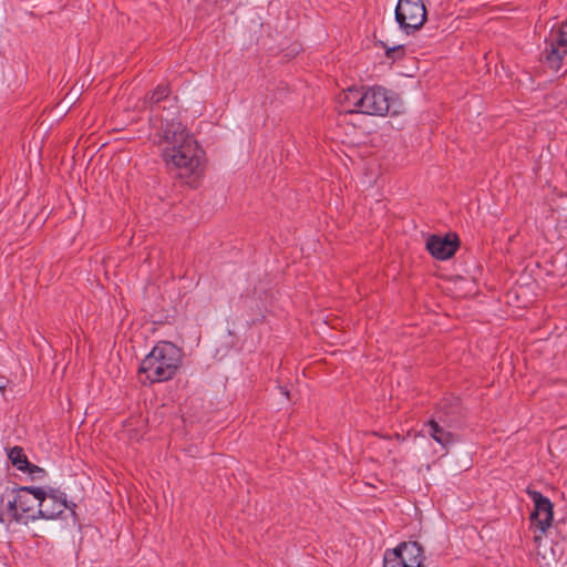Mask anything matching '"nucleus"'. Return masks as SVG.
<instances>
[{"label": "nucleus", "mask_w": 567, "mask_h": 567, "mask_svg": "<svg viewBox=\"0 0 567 567\" xmlns=\"http://www.w3.org/2000/svg\"><path fill=\"white\" fill-rule=\"evenodd\" d=\"M380 45L385 49V56L392 61L400 60L405 55V49L401 44L389 47L385 42L380 41Z\"/></svg>", "instance_id": "16"}, {"label": "nucleus", "mask_w": 567, "mask_h": 567, "mask_svg": "<svg viewBox=\"0 0 567 567\" xmlns=\"http://www.w3.org/2000/svg\"><path fill=\"white\" fill-rule=\"evenodd\" d=\"M142 105L150 112L151 127L158 130L155 143L168 172L196 187L204 174L205 152L178 120V101L176 96H171L169 85L158 84L147 92Z\"/></svg>", "instance_id": "1"}, {"label": "nucleus", "mask_w": 567, "mask_h": 567, "mask_svg": "<svg viewBox=\"0 0 567 567\" xmlns=\"http://www.w3.org/2000/svg\"><path fill=\"white\" fill-rule=\"evenodd\" d=\"M423 547L417 542H403L393 549H386L383 567H422Z\"/></svg>", "instance_id": "5"}, {"label": "nucleus", "mask_w": 567, "mask_h": 567, "mask_svg": "<svg viewBox=\"0 0 567 567\" xmlns=\"http://www.w3.org/2000/svg\"><path fill=\"white\" fill-rule=\"evenodd\" d=\"M8 380L4 377H0V391H3L7 388Z\"/></svg>", "instance_id": "20"}, {"label": "nucleus", "mask_w": 567, "mask_h": 567, "mask_svg": "<svg viewBox=\"0 0 567 567\" xmlns=\"http://www.w3.org/2000/svg\"><path fill=\"white\" fill-rule=\"evenodd\" d=\"M526 494L534 503V509L530 513V524L539 530V535L534 536L537 543L542 539L543 535L551 526L554 518V504L551 501L544 496L540 492L532 488L526 489Z\"/></svg>", "instance_id": "7"}, {"label": "nucleus", "mask_w": 567, "mask_h": 567, "mask_svg": "<svg viewBox=\"0 0 567 567\" xmlns=\"http://www.w3.org/2000/svg\"><path fill=\"white\" fill-rule=\"evenodd\" d=\"M182 349L169 341H158L142 360L138 373L151 383L173 379L182 365Z\"/></svg>", "instance_id": "2"}, {"label": "nucleus", "mask_w": 567, "mask_h": 567, "mask_svg": "<svg viewBox=\"0 0 567 567\" xmlns=\"http://www.w3.org/2000/svg\"><path fill=\"white\" fill-rule=\"evenodd\" d=\"M396 97L390 94V91L382 86L364 87L365 113L371 116H392L401 113L400 105L396 106Z\"/></svg>", "instance_id": "6"}, {"label": "nucleus", "mask_w": 567, "mask_h": 567, "mask_svg": "<svg viewBox=\"0 0 567 567\" xmlns=\"http://www.w3.org/2000/svg\"><path fill=\"white\" fill-rule=\"evenodd\" d=\"M358 90L359 87L351 86L337 95V110L339 114H354L358 111V109H354Z\"/></svg>", "instance_id": "12"}, {"label": "nucleus", "mask_w": 567, "mask_h": 567, "mask_svg": "<svg viewBox=\"0 0 567 567\" xmlns=\"http://www.w3.org/2000/svg\"><path fill=\"white\" fill-rule=\"evenodd\" d=\"M363 100H364V86H360L359 90H358V96L355 97V101H354V109H358V111L355 113H361V114H364L365 113V103L363 104Z\"/></svg>", "instance_id": "18"}, {"label": "nucleus", "mask_w": 567, "mask_h": 567, "mask_svg": "<svg viewBox=\"0 0 567 567\" xmlns=\"http://www.w3.org/2000/svg\"><path fill=\"white\" fill-rule=\"evenodd\" d=\"M8 457L11 463L21 472L29 466L28 457L21 446H13L10 449Z\"/></svg>", "instance_id": "14"}, {"label": "nucleus", "mask_w": 567, "mask_h": 567, "mask_svg": "<svg viewBox=\"0 0 567 567\" xmlns=\"http://www.w3.org/2000/svg\"><path fill=\"white\" fill-rule=\"evenodd\" d=\"M556 47L567 49V21L563 22L555 33L547 40Z\"/></svg>", "instance_id": "15"}, {"label": "nucleus", "mask_w": 567, "mask_h": 567, "mask_svg": "<svg viewBox=\"0 0 567 567\" xmlns=\"http://www.w3.org/2000/svg\"><path fill=\"white\" fill-rule=\"evenodd\" d=\"M437 417L433 416L424 424L423 431L446 449L455 442V435Z\"/></svg>", "instance_id": "10"}, {"label": "nucleus", "mask_w": 567, "mask_h": 567, "mask_svg": "<svg viewBox=\"0 0 567 567\" xmlns=\"http://www.w3.org/2000/svg\"><path fill=\"white\" fill-rule=\"evenodd\" d=\"M460 247L456 234H447L444 237L431 235L426 240V249L439 260H446L454 256Z\"/></svg>", "instance_id": "8"}, {"label": "nucleus", "mask_w": 567, "mask_h": 567, "mask_svg": "<svg viewBox=\"0 0 567 567\" xmlns=\"http://www.w3.org/2000/svg\"><path fill=\"white\" fill-rule=\"evenodd\" d=\"M546 48L542 53L540 60L553 71L558 72L561 69L563 60L567 54V49L556 47L545 41Z\"/></svg>", "instance_id": "11"}, {"label": "nucleus", "mask_w": 567, "mask_h": 567, "mask_svg": "<svg viewBox=\"0 0 567 567\" xmlns=\"http://www.w3.org/2000/svg\"><path fill=\"white\" fill-rule=\"evenodd\" d=\"M22 472L29 473L32 476L33 480H35V478H43L45 476V474H47L45 471L42 467H40V466H38L35 464H32L30 462H29L28 468H24Z\"/></svg>", "instance_id": "17"}, {"label": "nucleus", "mask_w": 567, "mask_h": 567, "mask_svg": "<svg viewBox=\"0 0 567 567\" xmlns=\"http://www.w3.org/2000/svg\"><path fill=\"white\" fill-rule=\"evenodd\" d=\"M17 502L19 504L20 514L16 517L17 523L27 525L30 520L39 518L55 519L61 515V504L54 505L55 507L42 508L45 504L40 503L44 501V489L34 486H20L16 489Z\"/></svg>", "instance_id": "3"}, {"label": "nucleus", "mask_w": 567, "mask_h": 567, "mask_svg": "<svg viewBox=\"0 0 567 567\" xmlns=\"http://www.w3.org/2000/svg\"><path fill=\"white\" fill-rule=\"evenodd\" d=\"M7 508H8V513L11 515L12 519L16 520V517H18L20 514L19 504L17 502V495L14 496V498L12 501L8 502Z\"/></svg>", "instance_id": "19"}, {"label": "nucleus", "mask_w": 567, "mask_h": 567, "mask_svg": "<svg viewBox=\"0 0 567 567\" xmlns=\"http://www.w3.org/2000/svg\"><path fill=\"white\" fill-rule=\"evenodd\" d=\"M395 21L405 34H413L426 21V8L422 0H399Z\"/></svg>", "instance_id": "4"}, {"label": "nucleus", "mask_w": 567, "mask_h": 567, "mask_svg": "<svg viewBox=\"0 0 567 567\" xmlns=\"http://www.w3.org/2000/svg\"><path fill=\"white\" fill-rule=\"evenodd\" d=\"M43 502L40 501V503L45 504L44 506L41 505L42 508L49 507H55L54 505L61 504V514L64 512L65 508H69L74 513V508L76 505L74 503H69L66 501V495L62 492H59L58 489L50 488L48 492L44 491V497Z\"/></svg>", "instance_id": "13"}, {"label": "nucleus", "mask_w": 567, "mask_h": 567, "mask_svg": "<svg viewBox=\"0 0 567 567\" xmlns=\"http://www.w3.org/2000/svg\"><path fill=\"white\" fill-rule=\"evenodd\" d=\"M0 522L3 523L2 514H0Z\"/></svg>", "instance_id": "21"}, {"label": "nucleus", "mask_w": 567, "mask_h": 567, "mask_svg": "<svg viewBox=\"0 0 567 567\" xmlns=\"http://www.w3.org/2000/svg\"><path fill=\"white\" fill-rule=\"evenodd\" d=\"M433 416L437 417L447 427L456 426L463 419V408L460 399L452 395L443 398Z\"/></svg>", "instance_id": "9"}]
</instances>
